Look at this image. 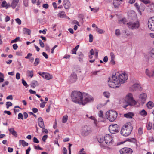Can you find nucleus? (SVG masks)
Listing matches in <instances>:
<instances>
[{"label": "nucleus", "mask_w": 154, "mask_h": 154, "mask_svg": "<svg viewBox=\"0 0 154 154\" xmlns=\"http://www.w3.org/2000/svg\"><path fill=\"white\" fill-rule=\"evenodd\" d=\"M68 120V116L67 115L64 116L62 119V122L65 123Z\"/></svg>", "instance_id": "473e14b6"}, {"label": "nucleus", "mask_w": 154, "mask_h": 154, "mask_svg": "<svg viewBox=\"0 0 154 154\" xmlns=\"http://www.w3.org/2000/svg\"><path fill=\"white\" fill-rule=\"evenodd\" d=\"M38 124L39 126L42 128H44L45 125L41 117H39L38 119Z\"/></svg>", "instance_id": "6ab92c4d"}, {"label": "nucleus", "mask_w": 154, "mask_h": 154, "mask_svg": "<svg viewBox=\"0 0 154 154\" xmlns=\"http://www.w3.org/2000/svg\"><path fill=\"white\" fill-rule=\"evenodd\" d=\"M71 97L72 101L76 103L80 104L82 102V100L83 99L82 94L80 91H74L72 92Z\"/></svg>", "instance_id": "f03ea898"}, {"label": "nucleus", "mask_w": 154, "mask_h": 154, "mask_svg": "<svg viewBox=\"0 0 154 154\" xmlns=\"http://www.w3.org/2000/svg\"><path fill=\"white\" fill-rule=\"evenodd\" d=\"M19 2V0H13L11 5H9V6L10 7L11 6L13 9H14L17 6L18 3Z\"/></svg>", "instance_id": "aec40b11"}, {"label": "nucleus", "mask_w": 154, "mask_h": 154, "mask_svg": "<svg viewBox=\"0 0 154 154\" xmlns=\"http://www.w3.org/2000/svg\"><path fill=\"white\" fill-rule=\"evenodd\" d=\"M91 132V129L89 127L86 126L83 128L81 130V134L84 137L88 136Z\"/></svg>", "instance_id": "0eeeda50"}, {"label": "nucleus", "mask_w": 154, "mask_h": 154, "mask_svg": "<svg viewBox=\"0 0 154 154\" xmlns=\"http://www.w3.org/2000/svg\"><path fill=\"white\" fill-rule=\"evenodd\" d=\"M77 79V77L76 73L74 72H72L69 77V81L71 83L75 82Z\"/></svg>", "instance_id": "4468645a"}, {"label": "nucleus", "mask_w": 154, "mask_h": 154, "mask_svg": "<svg viewBox=\"0 0 154 154\" xmlns=\"http://www.w3.org/2000/svg\"><path fill=\"white\" fill-rule=\"evenodd\" d=\"M16 79L17 80L20 79V74L19 73L17 72L16 73Z\"/></svg>", "instance_id": "69168bd1"}, {"label": "nucleus", "mask_w": 154, "mask_h": 154, "mask_svg": "<svg viewBox=\"0 0 154 154\" xmlns=\"http://www.w3.org/2000/svg\"><path fill=\"white\" fill-rule=\"evenodd\" d=\"M146 75L149 77H154V69L149 71V70L147 69L146 71Z\"/></svg>", "instance_id": "412c9836"}, {"label": "nucleus", "mask_w": 154, "mask_h": 154, "mask_svg": "<svg viewBox=\"0 0 154 154\" xmlns=\"http://www.w3.org/2000/svg\"><path fill=\"white\" fill-rule=\"evenodd\" d=\"M89 42H91L93 41V35L90 34L89 35Z\"/></svg>", "instance_id": "09e8293b"}, {"label": "nucleus", "mask_w": 154, "mask_h": 154, "mask_svg": "<svg viewBox=\"0 0 154 154\" xmlns=\"http://www.w3.org/2000/svg\"><path fill=\"white\" fill-rule=\"evenodd\" d=\"M39 44L40 46L42 48H43L44 47L45 45L44 43L42 41L41 39H39Z\"/></svg>", "instance_id": "49530a36"}, {"label": "nucleus", "mask_w": 154, "mask_h": 154, "mask_svg": "<svg viewBox=\"0 0 154 154\" xmlns=\"http://www.w3.org/2000/svg\"><path fill=\"white\" fill-rule=\"evenodd\" d=\"M58 16L61 18L64 17L66 15L64 11H60L57 14Z\"/></svg>", "instance_id": "393cba45"}, {"label": "nucleus", "mask_w": 154, "mask_h": 154, "mask_svg": "<svg viewBox=\"0 0 154 154\" xmlns=\"http://www.w3.org/2000/svg\"><path fill=\"white\" fill-rule=\"evenodd\" d=\"M48 137V136L46 135H44L42 137V140L44 142H45L46 140L47 139Z\"/></svg>", "instance_id": "338daca9"}, {"label": "nucleus", "mask_w": 154, "mask_h": 154, "mask_svg": "<svg viewBox=\"0 0 154 154\" xmlns=\"http://www.w3.org/2000/svg\"><path fill=\"white\" fill-rule=\"evenodd\" d=\"M127 26L132 30L137 29L140 26L139 22L137 21L130 22L127 23Z\"/></svg>", "instance_id": "423d86ee"}, {"label": "nucleus", "mask_w": 154, "mask_h": 154, "mask_svg": "<svg viewBox=\"0 0 154 154\" xmlns=\"http://www.w3.org/2000/svg\"><path fill=\"white\" fill-rule=\"evenodd\" d=\"M123 0H114L113 4L115 8H117L123 2Z\"/></svg>", "instance_id": "a211bd4d"}, {"label": "nucleus", "mask_w": 154, "mask_h": 154, "mask_svg": "<svg viewBox=\"0 0 154 154\" xmlns=\"http://www.w3.org/2000/svg\"><path fill=\"white\" fill-rule=\"evenodd\" d=\"M40 63V60L39 58H36L35 59V61L34 63L35 66H36L39 64Z\"/></svg>", "instance_id": "72a5a7b5"}, {"label": "nucleus", "mask_w": 154, "mask_h": 154, "mask_svg": "<svg viewBox=\"0 0 154 154\" xmlns=\"http://www.w3.org/2000/svg\"><path fill=\"white\" fill-rule=\"evenodd\" d=\"M23 2L24 6L27 7L28 5V0H23Z\"/></svg>", "instance_id": "864d4df0"}, {"label": "nucleus", "mask_w": 154, "mask_h": 154, "mask_svg": "<svg viewBox=\"0 0 154 154\" xmlns=\"http://www.w3.org/2000/svg\"><path fill=\"white\" fill-rule=\"evenodd\" d=\"M38 74L42 78L47 80H50L53 78L52 75L47 72H39Z\"/></svg>", "instance_id": "9d476101"}, {"label": "nucleus", "mask_w": 154, "mask_h": 154, "mask_svg": "<svg viewBox=\"0 0 154 154\" xmlns=\"http://www.w3.org/2000/svg\"><path fill=\"white\" fill-rule=\"evenodd\" d=\"M27 73L28 74V76H30L31 78H32L33 76V71L32 70L30 71L28 70L27 72Z\"/></svg>", "instance_id": "f704fd0d"}, {"label": "nucleus", "mask_w": 154, "mask_h": 154, "mask_svg": "<svg viewBox=\"0 0 154 154\" xmlns=\"http://www.w3.org/2000/svg\"><path fill=\"white\" fill-rule=\"evenodd\" d=\"M150 8L152 11L154 12V4H151L150 5Z\"/></svg>", "instance_id": "680f3d73"}, {"label": "nucleus", "mask_w": 154, "mask_h": 154, "mask_svg": "<svg viewBox=\"0 0 154 154\" xmlns=\"http://www.w3.org/2000/svg\"><path fill=\"white\" fill-rule=\"evenodd\" d=\"M42 54L46 59H48V55L46 53L43 52L42 53Z\"/></svg>", "instance_id": "774afa93"}, {"label": "nucleus", "mask_w": 154, "mask_h": 154, "mask_svg": "<svg viewBox=\"0 0 154 154\" xmlns=\"http://www.w3.org/2000/svg\"><path fill=\"white\" fill-rule=\"evenodd\" d=\"M8 130L10 133L12 135L15 136V137H17V134L13 128H9Z\"/></svg>", "instance_id": "4be33fe9"}, {"label": "nucleus", "mask_w": 154, "mask_h": 154, "mask_svg": "<svg viewBox=\"0 0 154 154\" xmlns=\"http://www.w3.org/2000/svg\"><path fill=\"white\" fill-rule=\"evenodd\" d=\"M34 147L35 149H39L40 150H42L43 149V148L40 147L38 145V147L36 146H34Z\"/></svg>", "instance_id": "052dcab7"}, {"label": "nucleus", "mask_w": 154, "mask_h": 154, "mask_svg": "<svg viewBox=\"0 0 154 154\" xmlns=\"http://www.w3.org/2000/svg\"><path fill=\"white\" fill-rule=\"evenodd\" d=\"M33 141L34 143H39V141L35 137H34L33 138Z\"/></svg>", "instance_id": "6e6d98bb"}, {"label": "nucleus", "mask_w": 154, "mask_h": 154, "mask_svg": "<svg viewBox=\"0 0 154 154\" xmlns=\"http://www.w3.org/2000/svg\"><path fill=\"white\" fill-rule=\"evenodd\" d=\"M63 154H67V150L65 147H63L62 150Z\"/></svg>", "instance_id": "603ef678"}, {"label": "nucleus", "mask_w": 154, "mask_h": 154, "mask_svg": "<svg viewBox=\"0 0 154 154\" xmlns=\"http://www.w3.org/2000/svg\"><path fill=\"white\" fill-rule=\"evenodd\" d=\"M23 32L24 34H27L30 35L31 34V31L30 29L27 28H25L23 29Z\"/></svg>", "instance_id": "a878e982"}, {"label": "nucleus", "mask_w": 154, "mask_h": 154, "mask_svg": "<svg viewBox=\"0 0 154 154\" xmlns=\"http://www.w3.org/2000/svg\"><path fill=\"white\" fill-rule=\"evenodd\" d=\"M106 117L111 122L115 120L117 116V113L112 110L107 112L106 114Z\"/></svg>", "instance_id": "39448f33"}, {"label": "nucleus", "mask_w": 154, "mask_h": 154, "mask_svg": "<svg viewBox=\"0 0 154 154\" xmlns=\"http://www.w3.org/2000/svg\"><path fill=\"white\" fill-rule=\"evenodd\" d=\"M79 46V45H76L75 46V48H73V49L72 50V54H76L77 50H78Z\"/></svg>", "instance_id": "cd10ccee"}, {"label": "nucleus", "mask_w": 154, "mask_h": 154, "mask_svg": "<svg viewBox=\"0 0 154 154\" xmlns=\"http://www.w3.org/2000/svg\"><path fill=\"white\" fill-rule=\"evenodd\" d=\"M103 111L100 110L99 111L98 114L99 117L103 118Z\"/></svg>", "instance_id": "58836bf2"}, {"label": "nucleus", "mask_w": 154, "mask_h": 154, "mask_svg": "<svg viewBox=\"0 0 154 154\" xmlns=\"http://www.w3.org/2000/svg\"><path fill=\"white\" fill-rule=\"evenodd\" d=\"M140 114L141 115L143 116H145L147 115V112L144 110L143 109L140 112Z\"/></svg>", "instance_id": "2f4dec72"}, {"label": "nucleus", "mask_w": 154, "mask_h": 154, "mask_svg": "<svg viewBox=\"0 0 154 154\" xmlns=\"http://www.w3.org/2000/svg\"><path fill=\"white\" fill-rule=\"evenodd\" d=\"M134 114L132 112H128L124 114V116L127 118H132L134 116Z\"/></svg>", "instance_id": "b1692460"}, {"label": "nucleus", "mask_w": 154, "mask_h": 154, "mask_svg": "<svg viewBox=\"0 0 154 154\" xmlns=\"http://www.w3.org/2000/svg\"><path fill=\"white\" fill-rule=\"evenodd\" d=\"M18 119H21L23 120V115L21 113H19L18 115Z\"/></svg>", "instance_id": "de8ad7c7"}, {"label": "nucleus", "mask_w": 154, "mask_h": 154, "mask_svg": "<svg viewBox=\"0 0 154 154\" xmlns=\"http://www.w3.org/2000/svg\"><path fill=\"white\" fill-rule=\"evenodd\" d=\"M141 88L140 84L138 83H135L130 87L129 89L130 91H132L139 90Z\"/></svg>", "instance_id": "ddd939ff"}, {"label": "nucleus", "mask_w": 154, "mask_h": 154, "mask_svg": "<svg viewBox=\"0 0 154 154\" xmlns=\"http://www.w3.org/2000/svg\"><path fill=\"white\" fill-rule=\"evenodd\" d=\"M138 132L139 134L141 135L143 134V129L141 128H140L138 129Z\"/></svg>", "instance_id": "3c124183"}, {"label": "nucleus", "mask_w": 154, "mask_h": 154, "mask_svg": "<svg viewBox=\"0 0 154 154\" xmlns=\"http://www.w3.org/2000/svg\"><path fill=\"white\" fill-rule=\"evenodd\" d=\"M1 6L3 8L5 7L6 9H7L9 7V5H8L7 4V2L5 1H4L2 2L1 4Z\"/></svg>", "instance_id": "c85d7f7f"}, {"label": "nucleus", "mask_w": 154, "mask_h": 154, "mask_svg": "<svg viewBox=\"0 0 154 154\" xmlns=\"http://www.w3.org/2000/svg\"><path fill=\"white\" fill-rule=\"evenodd\" d=\"M84 150V149L82 148L79 151V154H86Z\"/></svg>", "instance_id": "13d9d810"}, {"label": "nucleus", "mask_w": 154, "mask_h": 154, "mask_svg": "<svg viewBox=\"0 0 154 154\" xmlns=\"http://www.w3.org/2000/svg\"><path fill=\"white\" fill-rule=\"evenodd\" d=\"M127 141L129 142L135 143L136 142V139L134 138H131V139L127 138Z\"/></svg>", "instance_id": "e433bc0d"}, {"label": "nucleus", "mask_w": 154, "mask_h": 154, "mask_svg": "<svg viewBox=\"0 0 154 154\" xmlns=\"http://www.w3.org/2000/svg\"><path fill=\"white\" fill-rule=\"evenodd\" d=\"M78 17L80 18V20L82 22L84 18L83 15L82 14H80L79 15Z\"/></svg>", "instance_id": "79ce46f5"}, {"label": "nucleus", "mask_w": 154, "mask_h": 154, "mask_svg": "<svg viewBox=\"0 0 154 154\" xmlns=\"http://www.w3.org/2000/svg\"><path fill=\"white\" fill-rule=\"evenodd\" d=\"M6 108L8 109L10 106H12V104L10 102H7L6 103Z\"/></svg>", "instance_id": "ea45409f"}, {"label": "nucleus", "mask_w": 154, "mask_h": 154, "mask_svg": "<svg viewBox=\"0 0 154 154\" xmlns=\"http://www.w3.org/2000/svg\"><path fill=\"white\" fill-rule=\"evenodd\" d=\"M152 124L150 122H148L146 124V128L148 130H150L152 128Z\"/></svg>", "instance_id": "7c9ffc66"}, {"label": "nucleus", "mask_w": 154, "mask_h": 154, "mask_svg": "<svg viewBox=\"0 0 154 154\" xmlns=\"http://www.w3.org/2000/svg\"><path fill=\"white\" fill-rule=\"evenodd\" d=\"M42 7L45 9H47L49 7V5L48 4H44L42 5Z\"/></svg>", "instance_id": "e2e57ef3"}, {"label": "nucleus", "mask_w": 154, "mask_h": 154, "mask_svg": "<svg viewBox=\"0 0 154 154\" xmlns=\"http://www.w3.org/2000/svg\"><path fill=\"white\" fill-rule=\"evenodd\" d=\"M146 95L145 93L140 94L139 96V100L142 104H144L146 100Z\"/></svg>", "instance_id": "f8f14e48"}, {"label": "nucleus", "mask_w": 154, "mask_h": 154, "mask_svg": "<svg viewBox=\"0 0 154 154\" xmlns=\"http://www.w3.org/2000/svg\"><path fill=\"white\" fill-rule=\"evenodd\" d=\"M147 106L149 109H151L154 106V104L152 102L149 101L147 103Z\"/></svg>", "instance_id": "bb28decb"}, {"label": "nucleus", "mask_w": 154, "mask_h": 154, "mask_svg": "<svg viewBox=\"0 0 154 154\" xmlns=\"http://www.w3.org/2000/svg\"><path fill=\"white\" fill-rule=\"evenodd\" d=\"M132 128L130 125L125 124L121 131V134L124 136H128L131 133Z\"/></svg>", "instance_id": "20e7f679"}, {"label": "nucleus", "mask_w": 154, "mask_h": 154, "mask_svg": "<svg viewBox=\"0 0 154 154\" xmlns=\"http://www.w3.org/2000/svg\"><path fill=\"white\" fill-rule=\"evenodd\" d=\"M46 103V102H42L40 104V107L41 108H44V107L45 106V104Z\"/></svg>", "instance_id": "4d7b16f0"}, {"label": "nucleus", "mask_w": 154, "mask_h": 154, "mask_svg": "<svg viewBox=\"0 0 154 154\" xmlns=\"http://www.w3.org/2000/svg\"><path fill=\"white\" fill-rule=\"evenodd\" d=\"M28 143L26 142L24 140H19V145L20 146L22 145L23 146H26L28 145Z\"/></svg>", "instance_id": "5701e85b"}, {"label": "nucleus", "mask_w": 154, "mask_h": 154, "mask_svg": "<svg viewBox=\"0 0 154 154\" xmlns=\"http://www.w3.org/2000/svg\"><path fill=\"white\" fill-rule=\"evenodd\" d=\"M63 5L66 9H69L71 6L70 2L69 0H63Z\"/></svg>", "instance_id": "f3484780"}, {"label": "nucleus", "mask_w": 154, "mask_h": 154, "mask_svg": "<svg viewBox=\"0 0 154 154\" xmlns=\"http://www.w3.org/2000/svg\"><path fill=\"white\" fill-rule=\"evenodd\" d=\"M109 129L110 132L112 134H115L119 131L118 125L116 124L111 125L109 126Z\"/></svg>", "instance_id": "6e6552de"}, {"label": "nucleus", "mask_w": 154, "mask_h": 154, "mask_svg": "<svg viewBox=\"0 0 154 154\" xmlns=\"http://www.w3.org/2000/svg\"><path fill=\"white\" fill-rule=\"evenodd\" d=\"M82 103H80V104L85 105L88 103L92 101L93 100V98L91 97H86L84 100L82 99Z\"/></svg>", "instance_id": "2eb2a0df"}, {"label": "nucleus", "mask_w": 154, "mask_h": 154, "mask_svg": "<svg viewBox=\"0 0 154 154\" xmlns=\"http://www.w3.org/2000/svg\"><path fill=\"white\" fill-rule=\"evenodd\" d=\"M128 78V75L124 72L121 74L116 73L108 80L109 86L112 88H119L121 84L124 83Z\"/></svg>", "instance_id": "f257e3e1"}, {"label": "nucleus", "mask_w": 154, "mask_h": 154, "mask_svg": "<svg viewBox=\"0 0 154 154\" xmlns=\"http://www.w3.org/2000/svg\"><path fill=\"white\" fill-rule=\"evenodd\" d=\"M115 33L117 36H119L120 35V33L119 29H116V31Z\"/></svg>", "instance_id": "bf43d9fd"}, {"label": "nucleus", "mask_w": 154, "mask_h": 154, "mask_svg": "<svg viewBox=\"0 0 154 154\" xmlns=\"http://www.w3.org/2000/svg\"><path fill=\"white\" fill-rule=\"evenodd\" d=\"M149 55L152 58L154 59V48L151 50L149 52Z\"/></svg>", "instance_id": "c756f323"}, {"label": "nucleus", "mask_w": 154, "mask_h": 154, "mask_svg": "<svg viewBox=\"0 0 154 154\" xmlns=\"http://www.w3.org/2000/svg\"><path fill=\"white\" fill-rule=\"evenodd\" d=\"M132 152V149L129 148H124L120 150L121 154H131Z\"/></svg>", "instance_id": "1a4fd4ad"}, {"label": "nucleus", "mask_w": 154, "mask_h": 154, "mask_svg": "<svg viewBox=\"0 0 154 154\" xmlns=\"http://www.w3.org/2000/svg\"><path fill=\"white\" fill-rule=\"evenodd\" d=\"M15 21L16 22L19 24L20 25L21 23V20L18 18H17L15 19Z\"/></svg>", "instance_id": "5fc2aeb1"}, {"label": "nucleus", "mask_w": 154, "mask_h": 154, "mask_svg": "<svg viewBox=\"0 0 154 154\" xmlns=\"http://www.w3.org/2000/svg\"><path fill=\"white\" fill-rule=\"evenodd\" d=\"M96 31L99 33L102 34L104 32V31L103 30L100 29L97 27H96Z\"/></svg>", "instance_id": "4c0bfd02"}, {"label": "nucleus", "mask_w": 154, "mask_h": 154, "mask_svg": "<svg viewBox=\"0 0 154 154\" xmlns=\"http://www.w3.org/2000/svg\"><path fill=\"white\" fill-rule=\"evenodd\" d=\"M22 82L23 85H24V86H25L26 88H27L28 86L26 82L24 79H22Z\"/></svg>", "instance_id": "a18cd8bd"}, {"label": "nucleus", "mask_w": 154, "mask_h": 154, "mask_svg": "<svg viewBox=\"0 0 154 154\" xmlns=\"http://www.w3.org/2000/svg\"><path fill=\"white\" fill-rule=\"evenodd\" d=\"M134 5L135 7L136 8L137 10L140 12V13H141V11H140V6L139 5V4L137 3H135Z\"/></svg>", "instance_id": "c9c22d12"}, {"label": "nucleus", "mask_w": 154, "mask_h": 154, "mask_svg": "<svg viewBox=\"0 0 154 154\" xmlns=\"http://www.w3.org/2000/svg\"><path fill=\"white\" fill-rule=\"evenodd\" d=\"M125 99L126 104L123 106V107L125 109L128 106H132L135 105L137 103V102L134 99L132 94L131 93L128 94L126 97Z\"/></svg>", "instance_id": "7ed1b4c3"}, {"label": "nucleus", "mask_w": 154, "mask_h": 154, "mask_svg": "<svg viewBox=\"0 0 154 154\" xmlns=\"http://www.w3.org/2000/svg\"><path fill=\"white\" fill-rule=\"evenodd\" d=\"M126 19L125 18H122L120 21L119 23H123L124 24H125L126 23Z\"/></svg>", "instance_id": "c03bdc74"}, {"label": "nucleus", "mask_w": 154, "mask_h": 154, "mask_svg": "<svg viewBox=\"0 0 154 154\" xmlns=\"http://www.w3.org/2000/svg\"><path fill=\"white\" fill-rule=\"evenodd\" d=\"M104 141L105 143L107 144H109L112 143V138L110 134H106L104 137Z\"/></svg>", "instance_id": "9b49d317"}, {"label": "nucleus", "mask_w": 154, "mask_h": 154, "mask_svg": "<svg viewBox=\"0 0 154 154\" xmlns=\"http://www.w3.org/2000/svg\"><path fill=\"white\" fill-rule=\"evenodd\" d=\"M89 118L91 119L92 120H94V122L95 124L97 123V120L95 119V118L94 116H91L89 117Z\"/></svg>", "instance_id": "8fccbe9b"}, {"label": "nucleus", "mask_w": 154, "mask_h": 154, "mask_svg": "<svg viewBox=\"0 0 154 154\" xmlns=\"http://www.w3.org/2000/svg\"><path fill=\"white\" fill-rule=\"evenodd\" d=\"M20 39V37H17L15 39L11 40V43L16 42L17 41L19 40Z\"/></svg>", "instance_id": "37998d69"}, {"label": "nucleus", "mask_w": 154, "mask_h": 154, "mask_svg": "<svg viewBox=\"0 0 154 154\" xmlns=\"http://www.w3.org/2000/svg\"><path fill=\"white\" fill-rule=\"evenodd\" d=\"M13 48L14 50H16L18 48V45L17 44H14L13 45Z\"/></svg>", "instance_id": "0e129e2a"}, {"label": "nucleus", "mask_w": 154, "mask_h": 154, "mask_svg": "<svg viewBox=\"0 0 154 154\" xmlns=\"http://www.w3.org/2000/svg\"><path fill=\"white\" fill-rule=\"evenodd\" d=\"M148 24L149 29L152 31H154V23L151 18L149 20Z\"/></svg>", "instance_id": "dca6fc26"}, {"label": "nucleus", "mask_w": 154, "mask_h": 154, "mask_svg": "<svg viewBox=\"0 0 154 154\" xmlns=\"http://www.w3.org/2000/svg\"><path fill=\"white\" fill-rule=\"evenodd\" d=\"M104 96L107 98H109L110 97V93L108 92H104L103 93Z\"/></svg>", "instance_id": "a19ab883"}]
</instances>
